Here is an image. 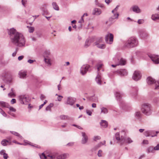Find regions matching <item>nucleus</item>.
I'll use <instances>...</instances> for the list:
<instances>
[{
  "instance_id": "47",
  "label": "nucleus",
  "mask_w": 159,
  "mask_h": 159,
  "mask_svg": "<svg viewBox=\"0 0 159 159\" xmlns=\"http://www.w3.org/2000/svg\"><path fill=\"white\" fill-rule=\"evenodd\" d=\"M101 139L100 136H95L93 137V140L95 141H96L97 140H99Z\"/></svg>"
},
{
  "instance_id": "20",
  "label": "nucleus",
  "mask_w": 159,
  "mask_h": 159,
  "mask_svg": "<svg viewBox=\"0 0 159 159\" xmlns=\"http://www.w3.org/2000/svg\"><path fill=\"white\" fill-rule=\"evenodd\" d=\"M132 11L137 13H139L141 12V10L139 7L136 5L133 6L131 8Z\"/></svg>"
},
{
  "instance_id": "29",
  "label": "nucleus",
  "mask_w": 159,
  "mask_h": 159,
  "mask_svg": "<svg viewBox=\"0 0 159 159\" xmlns=\"http://www.w3.org/2000/svg\"><path fill=\"white\" fill-rule=\"evenodd\" d=\"M57 155L56 153H54L48 155L47 157H49L50 159H56Z\"/></svg>"
},
{
  "instance_id": "62",
  "label": "nucleus",
  "mask_w": 159,
  "mask_h": 159,
  "mask_svg": "<svg viewBox=\"0 0 159 159\" xmlns=\"http://www.w3.org/2000/svg\"><path fill=\"white\" fill-rule=\"evenodd\" d=\"M24 58V56H19L18 57V60L19 61H20L22 60L23 58Z\"/></svg>"
},
{
  "instance_id": "23",
  "label": "nucleus",
  "mask_w": 159,
  "mask_h": 159,
  "mask_svg": "<svg viewBox=\"0 0 159 159\" xmlns=\"http://www.w3.org/2000/svg\"><path fill=\"white\" fill-rule=\"evenodd\" d=\"M95 45L97 46V47L101 49H104L105 48V45L104 44H100L99 43H98V41L94 43Z\"/></svg>"
},
{
  "instance_id": "60",
  "label": "nucleus",
  "mask_w": 159,
  "mask_h": 159,
  "mask_svg": "<svg viewBox=\"0 0 159 159\" xmlns=\"http://www.w3.org/2000/svg\"><path fill=\"white\" fill-rule=\"evenodd\" d=\"M143 143L144 144H148V141L147 140H144L143 141Z\"/></svg>"
},
{
  "instance_id": "27",
  "label": "nucleus",
  "mask_w": 159,
  "mask_h": 159,
  "mask_svg": "<svg viewBox=\"0 0 159 159\" xmlns=\"http://www.w3.org/2000/svg\"><path fill=\"white\" fill-rule=\"evenodd\" d=\"M101 76L99 74L97 75L96 78V80L98 84L101 85Z\"/></svg>"
},
{
  "instance_id": "42",
  "label": "nucleus",
  "mask_w": 159,
  "mask_h": 159,
  "mask_svg": "<svg viewBox=\"0 0 159 159\" xmlns=\"http://www.w3.org/2000/svg\"><path fill=\"white\" fill-rule=\"evenodd\" d=\"M27 27L29 28V31L30 33H32L34 31V28L33 27H30L28 26H27Z\"/></svg>"
},
{
  "instance_id": "11",
  "label": "nucleus",
  "mask_w": 159,
  "mask_h": 159,
  "mask_svg": "<svg viewBox=\"0 0 159 159\" xmlns=\"http://www.w3.org/2000/svg\"><path fill=\"white\" fill-rule=\"evenodd\" d=\"M149 57L155 64H157L159 63V58L158 55L154 54L150 55L149 56Z\"/></svg>"
},
{
  "instance_id": "6",
  "label": "nucleus",
  "mask_w": 159,
  "mask_h": 159,
  "mask_svg": "<svg viewBox=\"0 0 159 159\" xmlns=\"http://www.w3.org/2000/svg\"><path fill=\"white\" fill-rule=\"evenodd\" d=\"M18 98L20 103L22 104H27L29 101L28 96L26 94L19 96Z\"/></svg>"
},
{
  "instance_id": "57",
  "label": "nucleus",
  "mask_w": 159,
  "mask_h": 159,
  "mask_svg": "<svg viewBox=\"0 0 159 159\" xmlns=\"http://www.w3.org/2000/svg\"><path fill=\"white\" fill-rule=\"evenodd\" d=\"M58 97L57 98V100L59 101H61V100L62 98H63V97L60 95H58Z\"/></svg>"
},
{
  "instance_id": "55",
  "label": "nucleus",
  "mask_w": 159,
  "mask_h": 159,
  "mask_svg": "<svg viewBox=\"0 0 159 159\" xmlns=\"http://www.w3.org/2000/svg\"><path fill=\"white\" fill-rule=\"evenodd\" d=\"M16 102V100L15 99L13 98L11 101V104H13Z\"/></svg>"
},
{
  "instance_id": "52",
  "label": "nucleus",
  "mask_w": 159,
  "mask_h": 159,
  "mask_svg": "<svg viewBox=\"0 0 159 159\" xmlns=\"http://www.w3.org/2000/svg\"><path fill=\"white\" fill-rule=\"evenodd\" d=\"M44 54L46 56L49 55L50 54V52L49 50H46L44 52Z\"/></svg>"
},
{
  "instance_id": "56",
  "label": "nucleus",
  "mask_w": 159,
  "mask_h": 159,
  "mask_svg": "<svg viewBox=\"0 0 159 159\" xmlns=\"http://www.w3.org/2000/svg\"><path fill=\"white\" fill-rule=\"evenodd\" d=\"M154 151L159 150V144H157L156 146L154 148Z\"/></svg>"
},
{
  "instance_id": "13",
  "label": "nucleus",
  "mask_w": 159,
  "mask_h": 159,
  "mask_svg": "<svg viewBox=\"0 0 159 159\" xmlns=\"http://www.w3.org/2000/svg\"><path fill=\"white\" fill-rule=\"evenodd\" d=\"M121 144L124 143H130L133 142V141L129 137L124 138L122 136L121 137Z\"/></svg>"
},
{
  "instance_id": "26",
  "label": "nucleus",
  "mask_w": 159,
  "mask_h": 159,
  "mask_svg": "<svg viewBox=\"0 0 159 159\" xmlns=\"http://www.w3.org/2000/svg\"><path fill=\"white\" fill-rule=\"evenodd\" d=\"M0 106L3 107H9V104L6 102L3 101H0Z\"/></svg>"
},
{
  "instance_id": "19",
  "label": "nucleus",
  "mask_w": 159,
  "mask_h": 159,
  "mask_svg": "<svg viewBox=\"0 0 159 159\" xmlns=\"http://www.w3.org/2000/svg\"><path fill=\"white\" fill-rule=\"evenodd\" d=\"M140 35L141 37L143 38H145L148 36V34L147 33L143 30H140L139 31Z\"/></svg>"
},
{
  "instance_id": "44",
  "label": "nucleus",
  "mask_w": 159,
  "mask_h": 159,
  "mask_svg": "<svg viewBox=\"0 0 159 159\" xmlns=\"http://www.w3.org/2000/svg\"><path fill=\"white\" fill-rule=\"evenodd\" d=\"M0 113L4 116L6 117L7 116V114L5 112L0 108Z\"/></svg>"
},
{
  "instance_id": "24",
  "label": "nucleus",
  "mask_w": 159,
  "mask_h": 159,
  "mask_svg": "<svg viewBox=\"0 0 159 159\" xmlns=\"http://www.w3.org/2000/svg\"><path fill=\"white\" fill-rule=\"evenodd\" d=\"M0 154L3 155L4 159H7L8 156L7 154L6 153V151L5 150H2L0 152Z\"/></svg>"
},
{
  "instance_id": "8",
  "label": "nucleus",
  "mask_w": 159,
  "mask_h": 159,
  "mask_svg": "<svg viewBox=\"0 0 159 159\" xmlns=\"http://www.w3.org/2000/svg\"><path fill=\"white\" fill-rule=\"evenodd\" d=\"M141 76V73L139 71H135L133 74L132 78L134 80L137 81L140 79Z\"/></svg>"
},
{
  "instance_id": "50",
  "label": "nucleus",
  "mask_w": 159,
  "mask_h": 159,
  "mask_svg": "<svg viewBox=\"0 0 159 159\" xmlns=\"http://www.w3.org/2000/svg\"><path fill=\"white\" fill-rule=\"evenodd\" d=\"M137 22L139 24H141L144 22V20L143 19H139L138 20Z\"/></svg>"
},
{
  "instance_id": "18",
  "label": "nucleus",
  "mask_w": 159,
  "mask_h": 159,
  "mask_svg": "<svg viewBox=\"0 0 159 159\" xmlns=\"http://www.w3.org/2000/svg\"><path fill=\"white\" fill-rule=\"evenodd\" d=\"M102 13V11L101 9L98 8H94L92 14L93 15H99Z\"/></svg>"
},
{
  "instance_id": "3",
  "label": "nucleus",
  "mask_w": 159,
  "mask_h": 159,
  "mask_svg": "<svg viewBox=\"0 0 159 159\" xmlns=\"http://www.w3.org/2000/svg\"><path fill=\"white\" fill-rule=\"evenodd\" d=\"M138 44L137 39L135 37H132L129 38L125 43L126 47L129 48H133L136 46Z\"/></svg>"
},
{
  "instance_id": "41",
  "label": "nucleus",
  "mask_w": 159,
  "mask_h": 159,
  "mask_svg": "<svg viewBox=\"0 0 159 159\" xmlns=\"http://www.w3.org/2000/svg\"><path fill=\"white\" fill-rule=\"evenodd\" d=\"M60 118L62 120H66L69 119V117L68 116L64 115H61L60 116Z\"/></svg>"
},
{
  "instance_id": "1",
  "label": "nucleus",
  "mask_w": 159,
  "mask_h": 159,
  "mask_svg": "<svg viewBox=\"0 0 159 159\" xmlns=\"http://www.w3.org/2000/svg\"><path fill=\"white\" fill-rule=\"evenodd\" d=\"M8 33L14 45L20 47H25V40L21 33L17 32L14 28L8 30Z\"/></svg>"
},
{
  "instance_id": "5",
  "label": "nucleus",
  "mask_w": 159,
  "mask_h": 159,
  "mask_svg": "<svg viewBox=\"0 0 159 159\" xmlns=\"http://www.w3.org/2000/svg\"><path fill=\"white\" fill-rule=\"evenodd\" d=\"M147 82L149 85L154 84L155 85V89H159V80L157 81H155L154 79L151 77H148L147 79Z\"/></svg>"
},
{
  "instance_id": "45",
  "label": "nucleus",
  "mask_w": 159,
  "mask_h": 159,
  "mask_svg": "<svg viewBox=\"0 0 159 159\" xmlns=\"http://www.w3.org/2000/svg\"><path fill=\"white\" fill-rule=\"evenodd\" d=\"M7 108H8L11 111L13 112H15L16 111V110L15 108L11 107L9 105V107H8Z\"/></svg>"
},
{
  "instance_id": "54",
  "label": "nucleus",
  "mask_w": 159,
  "mask_h": 159,
  "mask_svg": "<svg viewBox=\"0 0 159 159\" xmlns=\"http://www.w3.org/2000/svg\"><path fill=\"white\" fill-rule=\"evenodd\" d=\"M86 112L87 114L89 116H91L92 113L90 111L88 110H87L86 111Z\"/></svg>"
},
{
  "instance_id": "37",
  "label": "nucleus",
  "mask_w": 159,
  "mask_h": 159,
  "mask_svg": "<svg viewBox=\"0 0 159 159\" xmlns=\"http://www.w3.org/2000/svg\"><path fill=\"white\" fill-rule=\"evenodd\" d=\"M11 133L12 134L17 136L18 137H19L20 138H21L22 137V136L20 135V134H19L17 132H16L14 131H11Z\"/></svg>"
},
{
  "instance_id": "39",
  "label": "nucleus",
  "mask_w": 159,
  "mask_h": 159,
  "mask_svg": "<svg viewBox=\"0 0 159 159\" xmlns=\"http://www.w3.org/2000/svg\"><path fill=\"white\" fill-rule=\"evenodd\" d=\"M113 13L114 14L113 18L114 19H118L119 15V14L117 12H114V13Z\"/></svg>"
},
{
  "instance_id": "61",
  "label": "nucleus",
  "mask_w": 159,
  "mask_h": 159,
  "mask_svg": "<svg viewBox=\"0 0 159 159\" xmlns=\"http://www.w3.org/2000/svg\"><path fill=\"white\" fill-rule=\"evenodd\" d=\"M45 98V97L44 95H43V94L41 95V96H40V99L42 100H43Z\"/></svg>"
},
{
  "instance_id": "64",
  "label": "nucleus",
  "mask_w": 159,
  "mask_h": 159,
  "mask_svg": "<svg viewBox=\"0 0 159 159\" xmlns=\"http://www.w3.org/2000/svg\"><path fill=\"white\" fill-rule=\"evenodd\" d=\"M112 1V0H105V2L108 4Z\"/></svg>"
},
{
  "instance_id": "17",
  "label": "nucleus",
  "mask_w": 159,
  "mask_h": 159,
  "mask_svg": "<svg viewBox=\"0 0 159 159\" xmlns=\"http://www.w3.org/2000/svg\"><path fill=\"white\" fill-rule=\"evenodd\" d=\"M153 132V131L151 130H148L144 132V134L146 137L151 136L152 137H153L154 136H156V135H152Z\"/></svg>"
},
{
  "instance_id": "9",
  "label": "nucleus",
  "mask_w": 159,
  "mask_h": 159,
  "mask_svg": "<svg viewBox=\"0 0 159 159\" xmlns=\"http://www.w3.org/2000/svg\"><path fill=\"white\" fill-rule=\"evenodd\" d=\"M89 66L88 65H83L81 67L80 70L81 73L82 75H85L88 71Z\"/></svg>"
},
{
  "instance_id": "34",
  "label": "nucleus",
  "mask_w": 159,
  "mask_h": 159,
  "mask_svg": "<svg viewBox=\"0 0 159 159\" xmlns=\"http://www.w3.org/2000/svg\"><path fill=\"white\" fill-rule=\"evenodd\" d=\"M52 6L53 8L56 10H59V7L57 5V3L55 2H53L52 3Z\"/></svg>"
},
{
  "instance_id": "51",
  "label": "nucleus",
  "mask_w": 159,
  "mask_h": 159,
  "mask_svg": "<svg viewBox=\"0 0 159 159\" xmlns=\"http://www.w3.org/2000/svg\"><path fill=\"white\" fill-rule=\"evenodd\" d=\"M119 7V6L117 5L116 6V7L112 11V13H114V12H117L118 10Z\"/></svg>"
},
{
  "instance_id": "30",
  "label": "nucleus",
  "mask_w": 159,
  "mask_h": 159,
  "mask_svg": "<svg viewBox=\"0 0 159 159\" xmlns=\"http://www.w3.org/2000/svg\"><path fill=\"white\" fill-rule=\"evenodd\" d=\"M101 114L103 113L104 114H106L108 112V109L106 107H102L101 108Z\"/></svg>"
},
{
  "instance_id": "49",
  "label": "nucleus",
  "mask_w": 159,
  "mask_h": 159,
  "mask_svg": "<svg viewBox=\"0 0 159 159\" xmlns=\"http://www.w3.org/2000/svg\"><path fill=\"white\" fill-rule=\"evenodd\" d=\"M18 50V48H16V49L15 51L12 54V57H14L16 56Z\"/></svg>"
},
{
  "instance_id": "14",
  "label": "nucleus",
  "mask_w": 159,
  "mask_h": 159,
  "mask_svg": "<svg viewBox=\"0 0 159 159\" xmlns=\"http://www.w3.org/2000/svg\"><path fill=\"white\" fill-rule=\"evenodd\" d=\"M109 39L110 42H112L113 40V35L112 34L109 33L105 36V39L107 43H108Z\"/></svg>"
},
{
  "instance_id": "43",
  "label": "nucleus",
  "mask_w": 159,
  "mask_h": 159,
  "mask_svg": "<svg viewBox=\"0 0 159 159\" xmlns=\"http://www.w3.org/2000/svg\"><path fill=\"white\" fill-rule=\"evenodd\" d=\"M40 157L41 159H47V157L45 155L44 153H43L41 155H40Z\"/></svg>"
},
{
  "instance_id": "15",
  "label": "nucleus",
  "mask_w": 159,
  "mask_h": 159,
  "mask_svg": "<svg viewBox=\"0 0 159 159\" xmlns=\"http://www.w3.org/2000/svg\"><path fill=\"white\" fill-rule=\"evenodd\" d=\"M116 72L118 75L121 76L126 75L127 74V71L125 69L117 70L116 71Z\"/></svg>"
},
{
  "instance_id": "25",
  "label": "nucleus",
  "mask_w": 159,
  "mask_h": 159,
  "mask_svg": "<svg viewBox=\"0 0 159 159\" xmlns=\"http://www.w3.org/2000/svg\"><path fill=\"white\" fill-rule=\"evenodd\" d=\"M92 42V41L91 39H87L85 41L84 47L86 48H87L90 45Z\"/></svg>"
},
{
  "instance_id": "21",
  "label": "nucleus",
  "mask_w": 159,
  "mask_h": 159,
  "mask_svg": "<svg viewBox=\"0 0 159 159\" xmlns=\"http://www.w3.org/2000/svg\"><path fill=\"white\" fill-rule=\"evenodd\" d=\"M100 124L102 127L103 128H106L108 126V123L107 121L105 120H101V121L100 123Z\"/></svg>"
},
{
  "instance_id": "63",
  "label": "nucleus",
  "mask_w": 159,
  "mask_h": 159,
  "mask_svg": "<svg viewBox=\"0 0 159 159\" xmlns=\"http://www.w3.org/2000/svg\"><path fill=\"white\" fill-rule=\"evenodd\" d=\"M26 2V0H21V2L22 5L24 6H25V2Z\"/></svg>"
},
{
  "instance_id": "36",
  "label": "nucleus",
  "mask_w": 159,
  "mask_h": 159,
  "mask_svg": "<svg viewBox=\"0 0 159 159\" xmlns=\"http://www.w3.org/2000/svg\"><path fill=\"white\" fill-rule=\"evenodd\" d=\"M53 106V104L52 103H50L46 108V111H51V108Z\"/></svg>"
},
{
  "instance_id": "58",
  "label": "nucleus",
  "mask_w": 159,
  "mask_h": 159,
  "mask_svg": "<svg viewBox=\"0 0 159 159\" xmlns=\"http://www.w3.org/2000/svg\"><path fill=\"white\" fill-rule=\"evenodd\" d=\"M35 60H32L31 59H29L28 60L27 62L30 64H32L34 61H35Z\"/></svg>"
},
{
  "instance_id": "35",
  "label": "nucleus",
  "mask_w": 159,
  "mask_h": 159,
  "mask_svg": "<svg viewBox=\"0 0 159 159\" xmlns=\"http://www.w3.org/2000/svg\"><path fill=\"white\" fill-rule=\"evenodd\" d=\"M8 96L9 97L11 98H14L16 96V94L15 92H10L8 94Z\"/></svg>"
},
{
  "instance_id": "28",
  "label": "nucleus",
  "mask_w": 159,
  "mask_h": 159,
  "mask_svg": "<svg viewBox=\"0 0 159 159\" xmlns=\"http://www.w3.org/2000/svg\"><path fill=\"white\" fill-rule=\"evenodd\" d=\"M151 18L154 20L159 19V13L153 14Z\"/></svg>"
},
{
  "instance_id": "4",
  "label": "nucleus",
  "mask_w": 159,
  "mask_h": 159,
  "mask_svg": "<svg viewBox=\"0 0 159 159\" xmlns=\"http://www.w3.org/2000/svg\"><path fill=\"white\" fill-rule=\"evenodd\" d=\"M123 95L122 93H121L119 91H116L115 92V95L116 99L118 101H120V106L123 109H126V105L125 103L121 100L122 96Z\"/></svg>"
},
{
  "instance_id": "46",
  "label": "nucleus",
  "mask_w": 159,
  "mask_h": 159,
  "mask_svg": "<svg viewBox=\"0 0 159 159\" xmlns=\"http://www.w3.org/2000/svg\"><path fill=\"white\" fill-rule=\"evenodd\" d=\"M141 115L140 112L139 111L136 112L135 113V116L138 117H140Z\"/></svg>"
},
{
  "instance_id": "38",
  "label": "nucleus",
  "mask_w": 159,
  "mask_h": 159,
  "mask_svg": "<svg viewBox=\"0 0 159 159\" xmlns=\"http://www.w3.org/2000/svg\"><path fill=\"white\" fill-rule=\"evenodd\" d=\"M8 142L9 141L8 140L6 139H4L2 141L1 144L3 146H6Z\"/></svg>"
},
{
  "instance_id": "22",
  "label": "nucleus",
  "mask_w": 159,
  "mask_h": 159,
  "mask_svg": "<svg viewBox=\"0 0 159 159\" xmlns=\"http://www.w3.org/2000/svg\"><path fill=\"white\" fill-rule=\"evenodd\" d=\"M19 75L20 78H25L26 75V72L25 71H21L19 72Z\"/></svg>"
},
{
  "instance_id": "53",
  "label": "nucleus",
  "mask_w": 159,
  "mask_h": 159,
  "mask_svg": "<svg viewBox=\"0 0 159 159\" xmlns=\"http://www.w3.org/2000/svg\"><path fill=\"white\" fill-rule=\"evenodd\" d=\"M102 37H100L97 39V41H98V43H100L102 42Z\"/></svg>"
},
{
  "instance_id": "48",
  "label": "nucleus",
  "mask_w": 159,
  "mask_h": 159,
  "mask_svg": "<svg viewBox=\"0 0 159 159\" xmlns=\"http://www.w3.org/2000/svg\"><path fill=\"white\" fill-rule=\"evenodd\" d=\"M102 151L101 150H99L98 151V154H97L98 157H100L102 156Z\"/></svg>"
},
{
  "instance_id": "7",
  "label": "nucleus",
  "mask_w": 159,
  "mask_h": 159,
  "mask_svg": "<svg viewBox=\"0 0 159 159\" xmlns=\"http://www.w3.org/2000/svg\"><path fill=\"white\" fill-rule=\"evenodd\" d=\"M115 62L117 63L116 65H112L111 66L113 67H115L117 66L124 65L126 63V61L125 59L122 58L120 59L117 58L115 59Z\"/></svg>"
},
{
  "instance_id": "10",
  "label": "nucleus",
  "mask_w": 159,
  "mask_h": 159,
  "mask_svg": "<svg viewBox=\"0 0 159 159\" xmlns=\"http://www.w3.org/2000/svg\"><path fill=\"white\" fill-rule=\"evenodd\" d=\"M75 102V99L74 98L69 97L67 98V101L65 104L72 106Z\"/></svg>"
},
{
  "instance_id": "32",
  "label": "nucleus",
  "mask_w": 159,
  "mask_h": 159,
  "mask_svg": "<svg viewBox=\"0 0 159 159\" xmlns=\"http://www.w3.org/2000/svg\"><path fill=\"white\" fill-rule=\"evenodd\" d=\"M115 138L116 139L118 140V141H120V143L121 144V139L120 137V134L119 133H117L115 134Z\"/></svg>"
},
{
  "instance_id": "59",
  "label": "nucleus",
  "mask_w": 159,
  "mask_h": 159,
  "mask_svg": "<svg viewBox=\"0 0 159 159\" xmlns=\"http://www.w3.org/2000/svg\"><path fill=\"white\" fill-rule=\"evenodd\" d=\"M98 6L101 7L103 8L104 7V5L103 4L101 3H98Z\"/></svg>"
},
{
  "instance_id": "12",
  "label": "nucleus",
  "mask_w": 159,
  "mask_h": 159,
  "mask_svg": "<svg viewBox=\"0 0 159 159\" xmlns=\"http://www.w3.org/2000/svg\"><path fill=\"white\" fill-rule=\"evenodd\" d=\"M81 134L83 137L81 140V143L83 144H85L88 141V137L85 132H82Z\"/></svg>"
},
{
  "instance_id": "2",
  "label": "nucleus",
  "mask_w": 159,
  "mask_h": 159,
  "mask_svg": "<svg viewBox=\"0 0 159 159\" xmlns=\"http://www.w3.org/2000/svg\"><path fill=\"white\" fill-rule=\"evenodd\" d=\"M141 110L142 112L147 116L150 115L152 111L151 105L148 103H145L142 106Z\"/></svg>"
},
{
  "instance_id": "40",
  "label": "nucleus",
  "mask_w": 159,
  "mask_h": 159,
  "mask_svg": "<svg viewBox=\"0 0 159 159\" xmlns=\"http://www.w3.org/2000/svg\"><path fill=\"white\" fill-rule=\"evenodd\" d=\"M96 66L97 67L98 71H99L100 70V69L103 66V64L101 63L98 64L96 65Z\"/></svg>"
},
{
  "instance_id": "16",
  "label": "nucleus",
  "mask_w": 159,
  "mask_h": 159,
  "mask_svg": "<svg viewBox=\"0 0 159 159\" xmlns=\"http://www.w3.org/2000/svg\"><path fill=\"white\" fill-rule=\"evenodd\" d=\"M56 159H64L68 157L69 154L67 153H64L62 154L59 155L57 153H56Z\"/></svg>"
},
{
  "instance_id": "31",
  "label": "nucleus",
  "mask_w": 159,
  "mask_h": 159,
  "mask_svg": "<svg viewBox=\"0 0 159 159\" xmlns=\"http://www.w3.org/2000/svg\"><path fill=\"white\" fill-rule=\"evenodd\" d=\"M44 61L48 66H50L52 64L51 63V60L49 58H44Z\"/></svg>"
},
{
  "instance_id": "33",
  "label": "nucleus",
  "mask_w": 159,
  "mask_h": 159,
  "mask_svg": "<svg viewBox=\"0 0 159 159\" xmlns=\"http://www.w3.org/2000/svg\"><path fill=\"white\" fill-rule=\"evenodd\" d=\"M154 151V148L152 147H150L147 149V152L148 153L153 152Z\"/></svg>"
}]
</instances>
